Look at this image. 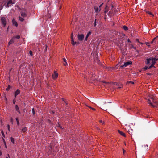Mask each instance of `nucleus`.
<instances>
[{"instance_id": "obj_1", "label": "nucleus", "mask_w": 158, "mask_h": 158, "mask_svg": "<svg viewBox=\"0 0 158 158\" xmlns=\"http://www.w3.org/2000/svg\"><path fill=\"white\" fill-rule=\"evenodd\" d=\"M148 103L152 107H154L158 105L157 102L156 100V98L154 96H150V98L148 101Z\"/></svg>"}, {"instance_id": "obj_2", "label": "nucleus", "mask_w": 158, "mask_h": 158, "mask_svg": "<svg viewBox=\"0 0 158 158\" xmlns=\"http://www.w3.org/2000/svg\"><path fill=\"white\" fill-rule=\"evenodd\" d=\"M157 60V59L154 58L147 59L146 64L149 66L148 69L153 67Z\"/></svg>"}, {"instance_id": "obj_3", "label": "nucleus", "mask_w": 158, "mask_h": 158, "mask_svg": "<svg viewBox=\"0 0 158 158\" xmlns=\"http://www.w3.org/2000/svg\"><path fill=\"white\" fill-rule=\"evenodd\" d=\"M132 62L131 61H127L124 63L123 65H122L120 67L121 68L125 67L129 65H131L132 64Z\"/></svg>"}, {"instance_id": "obj_4", "label": "nucleus", "mask_w": 158, "mask_h": 158, "mask_svg": "<svg viewBox=\"0 0 158 158\" xmlns=\"http://www.w3.org/2000/svg\"><path fill=\"white\" fill-rule=\"evenodd\" d=\"M58 76V73H57L56 71H54V73L52 75V77L53 79H56Z\"/></svg>"}, {"instance_id": "obj_5", "label": "nucleus", "mask_w": 158, "mask_h": 158, "mask_svg": "<svg viewBox=\"0 0 158 158\" xmlns=\"http://www.w3.org/2000/svg\"><path fill=\"white\" fill-rule=\"evenodd\" d=\"M2 22L4 26L6 24V21L5 18L4 17H2L1 19Z\"/></svg>"}, {"instance_id": "obj_6", "label": "nucleus", "mask_w": 158, "mask_h": 158, "mask_svg": "<svg viewBox=\"0 0 158 158\" xmlns=\"http://www.w3.org/2000/svg\"><path fill=\"white\" fill-rule=\"evenodd\" d=\"M84 38V35L83 34H78V40L80 41H82Z\"/></svg>"}, {"instance_id": "obj_7", "label": "nucleus", "mask_w": 158, "mask_h": 158, "mask_svg": "<svg viewBox=\"0 0 158 158\" xmlns=\"http://www.w3.org/2000/svg\"><path fill=\"white\" fill-rule=\"evenodd\" d=\"M73 33H72L71 34V44L72 45H75V44H77V42H74V39L73 38Z\"/></svg>"}, {"instance_id": "obj_8", "label": "nucleus", "mask_w": 158, "mask_h": 158, "mask_svg": "<svg viewBox=\"0 0 158 158\" xmlns=\"http://www.w3.org/2000/svg\"><path fill=\"white\" fill-rule=\"evenodd\" d=\"M94 10L95 11V12L96 13L99 12L101 10V9H99L97 6H95L94 7Z\"/></svg>"}, {"instance_id": "obj_9", "label": "nucleus", "mask_w": 158, "mask_h": 158, "mask_svg": "<svg viewBox=\"0 0 158 158\" xmlns=\"http://www.w3.org/2000/svg\"><path fill=\"white\" fill-rule=\"evenodd\" d=\"M118 132L122 136H124V137H126V135H125V133H124V132L121 131L120 130H118Z\"/></svg>"}, {"instance_id": "obj_10", "label": "nucleus", "mask_w": 158, "mask_h": 158, "mask_svg": "<svg viewBox=\"0 0 158 158\" xmlns=\"http://www.w3.org/2000/svg\"><path fill=\"white\" fill-rule=\"evenodd\" d=\"M12 23L15 26H16V27L18 26V24L17 23V22L14 19H13L12 20Z\"/></svg>"}, {"instance_id": "obj_11", "label": "nucleus", "mask_w": 158, "mask_h": 158, "mask_svg": "<svg viewBox=\"0 0 158 158\" xmlns=\"http://www.w3.org/2000/svg\"><path fill=\"white\" fill-rule=\"evenodd\" d=\"M20 93V91L18 89L17 90L15 93V97L18 95Z\"/></svg>"}, {"instance_id": "obj_12", "label": "nucleus", "mask_w": 158, "mask_h": 158, "mask_svg": "<svg viewBox=\"0 0 158 158\" xmlns=\"http://www.w3.org/2000/svg\"><path fill=\"white\" fill-rule=\"evenodd\" d=\"M63 60L64 62V63H63V64L64 66H67V63L66 61V60L65 58H64L63 59Z\"/></svg>"}, {"instance_id": "obj_13", "label": "nucleus", "mask_w": 158, "mask_h": 158, "mask_svg": "<svg viewBox=\"0 0 158 158\" xmlns=\"http://www.w3.org/2000/svg\"><path fill=\"white\" fill-rule=\"evenodd\" d=\"M27 130V128L24 127L22 129V131L23 132H26Z\"/></svg>"}, {"instance_id": "obj_14", "label": "nucleus", "mask_w": 158, "mask_h": 158, "mask_svg": "<svg viewBox=\"0 0 158 158\" xmlns=\"http://www.w3.org/2000/svg\"><path fill=\"white\" fill-rule=\"evenodd\" d=\"M147 13H148L149 15L151 17H153L154 16V15H153V14L149 11H147Z\"/></svg>"}, {"instance_id": "obj_15", "label": "nucleus", "mask_w": 158, "mask_h": 158, "mask_svg": "<svg viewBox=\"0 0 158 158\" xmlns=\"http://www.w3.org/2000/svg\"><path fill=\"white\" fill-rule=\"evenodd\" d=\"M15 108H16V110H17V111L19 113H20V111L19 110V107H18V105H16L15 106Z\"/></svg>"}, {"instance_id": "obj_16", "label": "nucleus", "mask_w": 158, "mask_h": 158, "mask_svg": "<svg viewBox=\"0 0 158 158\" xmlns=\"http://www.w3.org/2000/svg\"><path fill=\"white\" fill-rule=\"evenodd\" d=\"M14 41L13 39H12L10 40V41L9 42L8 44V45H9L10 44H11L14 42Z\"/></svg>"}, {"instance_id": "obj_17", "label": "nucleus", "mask_w": 158, "mask_h": 158, "mask_svg": "<svg viewBox=\"0 0 158 158\" xmlns=\"http://www.w3.org/2000/svg\"><path fill=\"white\" fill-rule=\"evenodd\" d=\"M134 84V82L132 81H127V84Z\"/></svg>"}, {"instance_id": "obj_18", "label": "nucleus", "mask_w": 158, "mask_h": 158, "mask_svg": "<svg viewBox=\"0 0 158 158\" xmlns=\"http://www.w3.org/2000/svg\"><path fill=\"white\" fill-rule=\"evenodd\" d=\"M10 140L13 144H14L15 143L14 139L13 138L11 137L10 138Z\"/></svg>"}, {"instance_id": "obj_19", "label": "nucleus", "mask_w": 158, "mask_h": 158, "mask_svg": "<svg viewBox=\"0 0 158 158\" xmlns=\"http://www.w3.org/2000/svg\"><path fill=\"white\" fill-rule=\"evenodd\" d=\"M129 47H130V48H134L135 49H136V47H134L131 44H130L129 45Z\"/></svg>"}, {"instance_id": "obj_20", "label": "nucleus", "mask_w": 158, "mask_h": 158, "mask_svg": "<svg viewBox=\"0 0 158 158\" xmlns=\"http://www.w3.org/2000/svg\"><path fill=\"white\" fill-rule=\"evenodd\" d=\"M21 15L23 17H24L26 15V14H25V13H24L23 12H21Z\"/></svg>"}, {"instance_id": "obj_21", "label": "nucleus", "mask_w": 158, "mask_h": 158, "mask_svg": "<svg viewBox=\"0 0 158 158\" xmlns=\"http://www.w3.org/2000/svg\"><path fill=\"white\" fill-rule=\"evenodd\" d=\"M91 32H90V31H89L88 32V33L87 34V35H86V36L87 37H88L91 34Z\"/></svg>"}, {"instance_id": "obj_22", "label": "nucleus", "mask_w": 158, "mask_h": 158, "mask_svg": "<svg viewBox=\"0 0 158 158\" xmlns=\"http://www.w3.org/2000/svg\"><path fill=\"white\" fill-rule=\"evenodd\" d=\"M19 20L21 22H22L24 20V19L22 17H19Z\"/></svg>"}, {"instance_id": "obj_23", "label": "nucleus", "mask_w": 158, "mask_h": 158, "mask_svg": "<svg viewBox=\"0 0 158 158\" xmlns=\"http://www.w3.org/2000/svg\"><path fill=\"white\" fill-rule=\"evenodd\" d=\"M16 122H17V125H19V121L18 118H16Z\"/></svg>"}, {"instance_id": "obj_24", "label": "nucleus", "mask_w": 158, "mask_h": 158, "mask_svg": "<svg viewBox=\"0 0 158 158\" xmlns=\"http://www.w3.org/2000/svg\"><path fill=\"white\" fill-rule=\"evenodd\" d=\"M12 3V1L11 0H10L8 2L7 5H8L9 4Z\"/></svg>"}, {"instance_id": "obj_25", "label": "nucleus", "mask_w": 158, "mask_h": 158, "mask_svg": "<svg viewBox=\"0 0 158 158\" xmlns=\"http://www.w3.org/2000/svg\"><path fill=\"white\" fill-rule=\"evenodd\" d=\"M123 28L126 31L128 29L127 27L126 26H123Z\"/></svg>"}, {"instance_id": "obj_26", "label": "nucleus", "mask_w": 158, "mask_h": 158, "mask_svg": "<svg viewBox=\"0 0 158 158\" xmlns=\"http://www.w3.org/2000/svg\"><path fill=\"white\" fill-rule=\"evenodd\" d=\"M88 107L90 109H91L92 110H93L94 111H95L96 110V109L94 108H92V107H91L90 106H88Z\"/></svg>"}, {"instance_id": "obj_27", "label": "nucleus", "mask_w": 158, "mask_h": 158, "mask_svg": "<svg viewBox=\"0 0 158 158\" xmlns=\"http://www.w3.org/2000/svg\"><path fill=\"white\" fill-rule=\"evenodd\" d=\"M99 122L101 123L102 125H103L104 123V122L102 120H100Z\"/></svg>"}, {"instance_id": "obj_28", "label": "nucleus", "mask_w": 158, "mask_h": 158, "mask_svg": "<svg viewBox=\"0 0 158 158\" xmlns=\"http://www.w3.org/2000/svg\"><path fill=\"white\" fill-rule=\"evenodd\" d=\"M1 133L3 136V137H5V135L4 134V133L2 131H1Z\"/></svg>"}, {"instance_id": "obj_29", "label": "nucleus", "mask_w": 158, "mask_h": 158, "mask_svg": "<svg viewBox=\"0 0 158 158\" xmlns=\"http://www.w3.org/2000/svg\"><path fill=\"white\" fill-rule=\"evenodd\" d=\"M20 38V36L19 35H17L16 37H13V38H16L17 39H19Z\"/></svg>"}, {"instance_id": "obj_30", "label": "nucleus", "mask_w": 158, "mask_h": 158, "mask_svg": "<svg viewBox=\"0 0 158 158\" xmlns=\"http://www.w3.org/2000/svg\"><path fill=\"white\" fill-rule=\"evenodd\" d=\"M32 112L33 114L34 115L35 114V110H34V108H32Z\"/></svg>"}, {"instance_id": "obj_31", "label": "nucleus", "mask_w": 158, "mask_h": 158, "mask_svg": "<svg viewBox=\"0 0 158 158\" xmlns=\"http://www.w3.org/2000/svg\"><path fill=\"white\" fill-rule=\"evenodd\" d=\"M3 137H2V140H3V141L4 143H5L6 142H5V139H4L3 138Z\"/></svg>"}, {"instance_id": "obj_32", "label": "nucleus", "mask_w": 158, "mask_h": 158, "mask_svg": "<svg viewBox=\"0 0 158 158\" xmlns=\"http://www.w3.org/2000/svg\"><path fill=\"white\" fill-rule=\"evenodd\" d=\"M8 130L9 131H10V126L9 125H8Z\"/></svg>"}, {"instance_id": "obj_33", "label": "nucleus", "mask_w": 158, "mask_h": 158, "mask_svg": "<svg viewBox=\"0 0 158 158\" xmlns=\"http://www.w3.org/2000/svg\"><path fill=\"white\" fill-rule=\"evenodd\" d=\"M94 25L95 26L96 25V19H95L94 21Z\"/></svg>"}, {"instance_id": "obj_34", "label": "nucleus", "mask_w": 158, "mask_h": 158, "mask_svg": "<svg viewBox=\"0 0 158 158\" xmlns=\"http://www.w3.org/2000/svg\"><path fill=\"white\" fill-rule=\"evenodd\" d=\"M29 53H30V54L31 55V56L32 55V52L31 51H30Z\"/></svg>"}, {"instance_id": "obj_35", "label": "nucleus", "mask_w": 158, "mask_h": 158, "mask_svg": "<svg viewBox=\"0 0 158 158\" xmlns=\"http://www.w3.org/2000/svg\"><path fill=\"white\" fill-rule=\"evenodd\" d=\"M103 3H102V4H101L99 6V8H100L102 6V5H103Z\"/></svg>"}, {"instance_id": "obj_36", "label": "nucleus", "mask_w": 158, "mask_h": 158, "mask_svg": "<svg viewBox=\"0 0 158 158\" xmlns=\"http://www.w3.org/2000/svg\"><path fill=\"white\" fill-rule=\"evenodd\" d=\"M13 103L14 104L15 102V99L13 100Z\"/></svg>"}, {"instance_id": "obj_37", "label": "nucleus", "mask_w": 158, "mask_h": 158, "mask_svg": "<svg viewBox=\"0 0 158 158\" xmlns=\"http://www.w3.org/2000/svg\"><path fill=\"white\" fill-rule=\"evenodd\" d=\"M6 158H10V156L9 154H7V156L6 157Z\"/></svg>"}, {"instance_id": "obj_38", "label": "nucleus", "mask_w": 158, "mask_h": 158, "mask_svg": "<svg viewBox=\"0 0 158 158\" xmlns=\"http://www.w3.org/2000/svg\"><path fill=\"white\" fill-rule=\"evenodd\" d=\"M4 144H5V145L6 148H7V146H6V143H4Z\"/></svg>"}, {"instance_id": "obj_39", "label": "nucleus", "mask_w": 158, "mask_h": 158, "mask_svg": "<svg viewBox=\"0 0 158 158\" xmlns=\"http://www.w3.org/2000/svg\"><path fill=\"white\" fill-rule=\"evenodd\" d=\"M136 41L137 42H138L139 43V40H138V39H137L136 40Z\"/></svg>"}, {"instance_id": "obj_40", "label": "nucleus", "mask_w": 158, "mask_h": 158, "mask_svg": "<svg viewBox=\"0 0 158 158\" xmlns=\"http://www.w3.org/2000/svg\"><path fill=\"white\" fill-rule=\"evenodd\" d=\"M0 8V10H1L2 9V8H3V6H1Z\"/></svg>"}, {"instance_id": "obj_41", "label": "nucleus", "mask_w": 158, "mask_h": 158, "mask_svg": "<svg viewBox=\"0 0 158 158\" xmlns=\"http://www.w3.org/2000/svg\"><path fill=\"white\" fill-rule=\"evenodd\" d=\"M58 126H59V127H60V128H61V129H62V127H61V126H59V124H58Z\"/></svg>"}, {"instance_id": "obj_42", "label": "nucleus", "mask_w": 158, "mask_h": 158, "mask_svg": "<svg viewBox=\"0 0 158 158\" xmlns=\"http://www.w3.org/2000/svg\"><path fill=\"white\" fill-rule=\"evenodd\" d=\"M88 37H87V36H86V37H85V40L86 41H87V38H88Z\"/></svg>"}, {"instance_id": "obj_43", "label": "nucleus", "mask_w": 158, "mask_h": 158, "mask_svg": "<svg viewBox=\"0 0 158 158\" xmlns=\"http://www.w3.org/2000/svg\"><path fill=\"white\" fill-rule=\"evenodd\" d=\"M2 154V153L1 151H0V155L1 156Z\"/></svg>"}, {"instance_id": "obj_44", "label": "nucleus", "mask_w": 158, "mask_h": 158, "mask_svg": "<svg viewBox=\"0 0 158 158\" xmlns=\"http://www.w3.org/2000/svg\"><path fill=\"white\" fill-rule=\"evenodd\" d=\"M123 153H124L125 152V151L124 149H123Z\"/></svg>"}, {"instance_id": "obj_45", "label": "nucleus", "mask_w": 158, "mask_h": 158, "mask_svg": "<svg viewBox=\"0 0 158 158\" xmlns=\"http://www.w3.org/2000/svg\"><path fill=\"white\" fill-rule=\"evenodd\" d=\"M127 41L128 42H131V41H130V40L129 39H128L127 40Z\"/></svg>"}, {"instance_id": "obj_46", "label": "nucleus", "mask_w": 158, "mask_h": 158, "mask_svg": "<svg viewBox=\"0 0 158 158\" xmlns=\"http://www.w3.org/2000/svg\"><path fill=\"white\" fill-rule=\"evenodd\" d=\"M104 12L105 13H106L107 12V11H105Z\"/></svg>"}, {"instance_id": "obj_47", "label": "nucleus", "mask_w": 158, "mask_h": 158, "mask_svg": "<svg viewBox=\"0 0 158 158\" xmlns=\"http://www.w3.org/2000/svg\"><path fill=\"white\" fill-rule=\"evenodd\" d=\"M147 68H147V67H146V68H145V69H147Z\"/></svg>"}, {"instance_id": "obj_48", "label": "nucleus", "mask_w": 158, "mask_h": 158, "mask_svg": "<svg viewBox=\"0 0 158 158\" xmlns=\"http://www.w3.org/2000/svg\"><path fill=\"white\" fill-rule=\"evenodd\" d=\"M5 98H6V100L7 101V99L6 98V97H5Z\"/></svg>"}, {"instance_id": "obj_49", "label": "nucleus", "mask_w": 158, "mask_h": 158, "mask_svg": "<svg viewBox=\"0 0 158 158\" xmlns=\"http://www.w3.org/2000/svg\"><path fill=\"white\" fill-rule=\"evenodd\" d=\"M147 45H148V46H149L148 44H147Z\"/></svg>"}, {"instance_id": "obj_50", "label": "nucleus", "mask_w": 158, "mask_h": 158, "mask_svg": "<svg viewBox=\"0 0 158 158\" xmlns=\"http://www.w3.org/2000/svg\"><path fill=\"white\" fill-rule=\"evenodd\" d=\"M147 45H148V46H149L148 44H147Z\"/></svg>"}, {"instance_id": "obj_51", "label": "nucleus", "mask_w": 158, "mask_h": 158, "mask_svg": "<svg viewBox=\"0 0 158 158\" xmlns=\"http://www.w3.org/2000/svg\"><path fill=\"white\" fill-rule=\"evenodd\" d=\"M124 144H125V145H126V143H124Z\"/></svg>"}]
</instances>
